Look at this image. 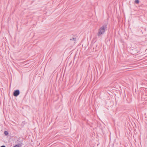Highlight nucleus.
I'll use <instances>...</instances> for the list:
<instances>
[{
  "label": "nucleus",
  "instance_id": "obj_1",
  "mask_svg": "<svg viewBox=\"0 0 147 147\" xmlns=\"http://www.w3.org/2000/svg\"><path fill=\"white\" fill-rule=\"evenodd\" d=\"M107 23L104 24L102 26L99 28L97 33V35L98 36H100L105 32V29H107Z\"/></svg>",
  "mask_w": 147,
  "mask_h": 147
},
{
  "label": "nucleus",
  "instance_id": "obj_7",
  "mask_svg": "<svg viewBox=\"0 0 147 147\" xmlns=\"http://www.w3.org/2000/svg\"><path fill=\"white\" fill-rule=\"evenodd\" d=\"M0 147H6V146L4 145H3L1 146Z\"/></svg>",
  "mask_w": 147,
  "mask_h": 147
},
{
  "label": "nucleus",
  "instance_id": "obj_4",
  "mask_svg": "<svg viewBox=\"0 0 147 147\" xmlns=\"http://www.w3.org/2000/svg\"><path fill=\"white\" fill-rule=\"evenodd\" d=\"M75 36L74 35V37L72 38V39H70V40H74V41H75L76 40V37H75Z\"/></svg>",
  "mask_w": 147,
  "mask_h": 147
},
{
  "label": "nucleus",
  "instance_id": "obj_2",
  "mask_svg": "<svg viewBox=\"0 0 147 147\" xmlns=\"http://www.w3.org/2000/svg\"><path fill=\"white\" fill-rule=\"evenodd\" d=\"M20 94V91L19 90H15L13 92V96L17 97Z\"/></svg>",
  "mask_w": 147,
  "mask_h": 147
},
{
  "label": "nucleus",
  "instance_id": "obj_5",
  "mask_svg": "<svg viewBox=\"0 0 147 147\" xmlns=\"http://www.w3.org/2000/svg\"><path fill=\"white\" fill-rule=\"evenodd\" d=\"M4 134L5 136H7L9 134V133H8V132L7 131H4Z\"/></svg>",
  "mask_w": 147,
  "mask_h": 147
},
{
  "label": "nucleus",
  "instance_id": "obj_3",
  "mask_svg": "<svg viewBox=\"0 0 147 147\" xmlns=\"http://www.w3.org/2000/svg\"><path fill=\"white\" fill-rule=\"evenodd\" d=\"M22 144V143H21L19 144H16L13 147H21Z\"/></svg>",
  "mask_w": 147,
  "mask_h": 147
},
{
  "label": "nucleus",
  "instance_id": "obj_6",
  "mask_svg": "<svg viewBox=\"0 0 147 147\" xmlns=\"http://www.w3.org/2000/svg\"><path fill=\"white\" fill-rule=\"evenodd\" d=\"M135 3L136 4H139V0H135Z\"/></svg>",
  "mask_w": 147,
  "mask_h": 147
}]
</instances>
